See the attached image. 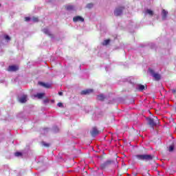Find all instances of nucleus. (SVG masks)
I'll return each mask as SVG.
<instances>
[{
	"label": "nucleus",
	"instance_id": "2eb2a0df",
	"mask_svg": "<svg viewBox=\"0 0 176 176\" xmlns=\"http://www.w3.org/2000/svg\"><path fill=\"white\" fill-rule=\"evenodd\" d=\"M45 96V94L43 93H40V94H37L35 97H37V98H38L39 100H41V98H43Z\"/></svg>",
	"mask_w": 176,
	"mask_h": 176
},
{
	"label": "nucleus",
	"instance_id": "dca6fc26",
	"mask_svg": "<svg viewBox=\"0 0 176 176\" xmlns=\"http://www.w3.org/2000/svg\"><path fill=\"white\" fill-rule=\"evenodd\" d=\"M109 42H111L110 39H107L103 41L102 43V46H107V45H109Z\"/></svg>",
	"mask_w": 176,
	"mask_h": 176
},
{
	"label": "nucleus",
	"instance_id": "c85d7f7f",
	"mask_svg": "<svg viewBox=\"0 0 176 176\" xmlns=\"http://www.w3.org/2000/svg\"><path fill=\"white\" fill-rule=\"evenodd\" d=\"M44 102H45V103L49 102V99H45V100H44Z\"/></svg>",
	"mask_w": 176,
	"mask_h": 176
},
{
	"label": "nucleus",
	"instance_id": "f03ea898",
	"mask_svg": "<svg viewBox=\"0 0 176 176\" xmlns=\"http://www.w3.org/2000/svg\"><path fill=\"white\" fill-rule=\"evenodd\" d=\"M146 120L148 126H150L153 130L155 126H157V124L160 123L159 122V118H157V116H154L153 118H147Z\"/></svg>",
	"mask_w": 176,
	"mask_h": 176
},
{
	"label": "nucleus",
	"instance_id": "39448f33",
	"mask_svg": "<svg viewBox=\"0 0 176 176\" xmlns=\"http://www.w3.org/2000/svg\"><path fill=\"white\" fill-rule=\"evenodd\" d=\"M90 134L91 137H97L98 134H100V130L97 128V126L92 127V129L90 131Z\"/></svg>",
	"mask_w": 176,
	"mask_h": 176
},
{
	"label": "nucleus",
	"instance_id": "c756f323",
	"mask_svg": "<svg viewBox=\"0 0 176 176\" xmlns=\"http://www.w3.org/2000/svg\"><path fill=\"white\" fill-rule=\"evenodd\" d=\"M59 96H63V92H58Z\"/></svg>",
	"mask_w": 176,
	"mask_h": 176
},
{
	"label": "nucleus",
	"instance_id": "4be33fe9",
	"mask_svg": "<svg viewBox=\"0 0 176 176\" xmlns=\"http://www.w3.org/2000/svg\"><path fill=\"white\" fill-rule=\"evenodd\" d=\"M15 156H16L17 157H20V156H23V153H20V152H16L14 153Z\"/></svg>",
	"mask_w": 176,
	"mask_h": 176
},
{
	"label": "nucleus",
	"instance_id": "4468645a",
	"mask_svg": "<svg viewBox=\"0 0 176 176\" xmlns=\"http://www.w3.org/2000/svg\"><path fill=\"white\" fill-rule=\"evenodd\" d=\"M97 99L99 101H104V100H105V96L103 94L98 95Z\"/></svg>",
	"mask_w": 176,
	"mask_h": 176
},
{
	"label": "nucleus",
	"instance_id": "1a4fd4ad",
	"mask_svg": "<svg viewBox=\"0 0 176 176\" xmlns=\"http://www.w3.org/2000/svg\"><path fill=\"white\" fill-rule=\"evenodd\" d=\"M93 91H94V90L91 89H85V90H82L80 92V94L82 96H87L89 94H91V93H93Z\"/></svg>",
	"mask_w": 176,
	"mask_h": 176
},
{
	"label": "nucleus",
	"instance_id": "a878e982",
	"mask_svg": "<svg viewBox=\"0 0 176 176\" xmlns=\"http://www.w3.org/2000/svg\"><path fill=\"white\" fill-rule=\"evenodd\" d=\"M57 105H58L60 108L63 107V104H62L61 102H58V103L57 104Z\"/></svg>",
	"mask_w": 176,
	"mask_h": 176
},
{
	"label": "nucleus",
	"instance_id": "7ed1b4c3",
	"mask_svg": "<svg viewBox=\"0 0 176 176\" xmlns=\"http://www.w3.org/2000/svg\"><path fill=\"white\" fill-rule=\"evenodd\" d=\"M124 10V7L123 6L116 8V10H114V16H116V17H118V16H122Z\"/></svg>",
	"mask_w": 176,
	"mask_h": 176
},
{
	"label": "nucleus",
	"instance_id": "f3484780",
	"mask_svg": "<svg viewBox=\"0 0 176 176\" xmlns=\"http://www.w3.org/2000/svg\"><path fill=\"white\" fill-rule=\"evenodd\" d=\"M66 10H74V6H65Z\"/></svg>",
	"mask_w": 176,
	"mask_h": 176
},
{
	"label": "nucleus",
	"instance_id": "a211bd4d",
	"mask_svg": "<svg viewBox=\"0 0 176 176\" xmlns=\"http://www.w3.org/2000/svg\"><path fill=\"white\" fill-rule=\"evenodd\" d=\"M41 144L45 148H49V146H50V144L46 143L45 142H42Z\"/></svg>",
	"mask_w": 176,
	"mask_h": 176
},
{
	"label": "nucleus",
	"instance_id": "423d86ee",
	"mask_svg": "<svg viewBox=\"0 0 176 176\" xmlns=\"http://www.w3.org/2000/svg\"><path fill=\"white\" fill-rule=\"evenodd\" d=\"M113 163V161L112 160H107L104 163L100 165V170H105L108 166H110V164H112Z\"/></svg>",
	"mask_w": 176,
	"mask_h": 176
},
{
	"label": "nucleus",
	"instance_id": "9b49d317",
	"mask_svg": "<svg viewBox=\"0 0 176 176\" xmlns=\"http://www.w3.org/2000/svg\"><path fill=\"white\" fill-rule=\"evenodd\" d=\"M19 102L24 104V102H27V95H23L22 97L19 98Z\"/></svg>",
	"mask_w": 176,
	"mask_h": 176
},
{
	"label": "nucleus",
	"instance_id": "7c9ffc66",
	"mask_svg": "<svg viewBox=\"0 0 176 176\" xmlns=\"http://www.w3.org/2000/svg\"><path fill=\"white\" fill-rule=\"evenodd\" d=\"M87 175V171H85V175Z\"/></svg>",
	"mask_w": 176,
	"mask_h": 176
},
{
	"label": "nucleus",
	"instance_id": "412c9836",
	"mask_svg": "<svg viewBox=\"0 0 176 176\" xmlns=\"http://www.w3.org/2000/svg\"><path fill=\"white\" fill-rule=\"evenodd\" d=\"M93 6H94L93 3H88V4L87 5V9H91V8H93Z\"/></svg>",
	"mask_w": 176,
	"mask_h": 176
},
{
	"label": "nucleus",
	"instance_id": "5701e85b",
	"mask_svg": "<svg viewBox=\"0 0 176 176\" xmlns=\"http://www.w3.org/2000/svg\"><path fill=\"white\" fill-rule=\"evenodd\" d=\"M174 151V146H169V152H173Z\"/></svg>",
	"mask_w": 176,
	"mask_h": 176
},
{
	"label": "nucleus",
	"instance_id": "ddd939ff",
	"mask_svg": "<svg viewBox=\"0 0 176 176\" xmlns=\"http://www.w3.org/2000/svg\"><path fill=\"white\" fill-rule=\"evenodd\" d=\"M146 89H148V87H146V85H138V90L139 91H143V90H146Z\"/></svg>",
	"mask_w": 176,
	"mask_h": 176
},
{
	"label": "nucleus",
	"instance_id": "aec40b11",
	"mask_svg": "<svg viewBox=\"0 0 176 176\" xmlns=\"http://www.w3.org/2000/svg\"><path fill=\"white\" fill-rule=\"evenodd\" d=\"M146 12H147L148 14H149V16H153V11H152L151 10H146Z\"/></svg>",
	"mask_w": 176,
	"mask_h": 176
},
{
	"label": "nucleus",
	"instance_id": "393cba45",
	"mask_svg": "<svg viewBox=\"0 0 176 176\" xmlns=\"http://www.w3.org/2000/svg\"><path fill=\"white\" fill-rule=\"evenodd\" d=\"M30 20H31V18H30V17H25V21H30Z\"/></svg>",
	"mask_w": 176,
	"mask_h": 176
},
{
	"label": "nucleus",
	"instance_id": "2f4dec72",
	"mask_svg": "<svg viewBox=\"0 0 176 176\" xmlns=\"http://www.w3.org/2000/svg\"><path fill=\"white\" fill-rule=\"evenodd\" d=\"M0 6H1V4H0Z\"/></svg>",
	"mask_w": 176,
	"mask_h": 176
},
{
	"label": "nucleus",
	"instance_id": "20e7f679",
	"mask_svg": "<svg viewBox=\"0 0 176 176\" xmlns=\"http://www.w3.org/2000/svg\"><path fill=\"white\" fill-rule=\"evenodd\" d=\"M148 71L150 74L152 75L153 78H155V80H160L161 79L160 74L157 73H155V70L152 69L151 68H148Z\"/></svg>",
	"mask_w": 176,
	"mask_h": 176
},
{
	"label": "nucleus",
	"instance_id": "cd10ccee",
	"mask_svg": "<svg viewBox=\"0 0 176 176\" xmlns=\"http://www.w3.org/2000/svg\"><path fill=\"white\" fill-rule=\"evenodd\" d=\"M33 21L38 22V18H33Z\"/></svg>",
	"mask_w": 176,
	"mask_h": 176
},
{
	"label": "nucleus",
	"instance_id": "6e6552de",
	"mask_svg": "<svg viewBox=\"0 0 176 176\" xmlns=\"http://www.w3.org/2000/svg\"><path fill=\"white\" fill-rule=\"evenodd\" d=\"M73 21L74 23H78L79 21L80 23H83V21H85V19L80 16H76L73 18Z\"/></svg>",
	"mask_w": 176,
	"mask_h": 176
},
{
	"label": "nucleus",
	"instance_id": "6ab92c4d",
	"mask_svg": "<svg viewBox=\"0 0 176 176\" xmlns=\"http://www.w3.org/2000/svg\"><path fill=\"white\" fill-rule=\"evenodd\" d=\"M41 85L44 87H46V89H50V84H46V83L41 82Z\"/></svg>",
	"mask_w": 176,
	"mask_h": 176
},
{
	"label": "nucleus",
	"instance_id": "0eeeda50",
	"mask_svg": "<svg viewBox=\"0 0 176 176\" xmlns=\"http://www.w3.org/2000/svg\"><path fill=\"white\" fill-rule=\"evenodd\" d=\"M7 71H8V72H16V71H19V66L10 65L8 67Z\"/></svg>",
	"mask_w": 176,
	"mask_h": 176
},
{
	"label": "nucleus",
	"instance_id": "f8f14e48",
	"mask_svg": "<svg viewBox=\"0 0 176 176\" xmlns=\"http://www.w3.org/2000/svg\"><path fill=\"white\" fill-rule=\"evenodd\" d=\"M43 32H44V34H45L46 35H48L49 36H51L52 38H53V34H50V31H49V29L47 28H44L43 30Z\"/></svg>",
	"mask_w": 176,
	"mask_h": 176
},
{
	"label": "nucleus",
	"instance_id": "b1692460",
	"mask_svg": "<svg viewBox=\"0 0 176 176\" xmlns=\"http://www.w3.org/2000/svg\"><path fill=\"white\" fill-rule=\"evenodd\" d=\"M5 39H6V41H10V37L8 35H6V36H5Z\"/></svg>",
	"mask_w": 176,
	"mask_h": 176
},
{
	"label": "nucleus",
	"instance_id": "9d476101",
	"mask_svg": "<svg viewBox=\"0 0 176 176\" xmlns=\"http://www.w3.org/2000/svg\"><path fill=\"white\" fill-rule=\"evenodd\" d=\"M167 14H168V12L166 11V10H162V20H166V19H167Z\"/></svg>",
	"mask_w": 176,
	"mask_h": 176
},
{
	"label": "nucleus",
	"instance_id": "f257e3e1",
	"mask_svg": "<svg viewBox=\"0 0 176 176\" xmlns=\"http://www.w3.org/2000/svg\"><path fill=\"white\" fill-rule=\"evenodd\" d=\"M135 157L138 159V160H143V162H151L155 159V155L151 154L136 155Z\"/></svg>",
	"mask_w": 176,
	"mask_h": 176
},
{
	"label": "nucleus",
	"instance_id": "bb28decb",
	"mask_svg": "<svg viewBox=\"0 0 176 176\" xmlns=\"http://www.w3.org/2000/svg\"><path fill=\"white\" fill-rule=\"evenodd\" d=\"M172 93L174 94V96H176V89H172Z\"/></svg>",
	"mask_w": 176,
	"mask_h": 176
}]
</instances>
